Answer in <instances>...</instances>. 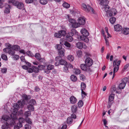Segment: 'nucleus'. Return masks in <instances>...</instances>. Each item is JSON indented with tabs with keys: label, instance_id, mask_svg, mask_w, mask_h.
<instances>
[{
	"label": "nucleus",
	"instance_id": "7ed1b4c3",
	"mask_svg": "<svg viewBox=\"0 0 129 129\" xmlns=\"http://www.w3.org/2000/svg\"><path fill=\"white\" fill-rule=\"evenodd\" d=\"M24 105V101H18L17 103L14 104V108L17 110L19 108H22Z\"/></svg>",
	"mask_w": 129,
	"mask_h": 129
},
{
	"label": "nucleus",
	"instance_id": "69168bd1",
	"mask_svg": "<svg viewBox=\"0 0 129 129\" xmlns=\"http://www.w3.org/2000/svg\"><path fill=\"white\" fill-rule=\"evenodd\" d=\"M64 42H66L64 41V39H61L60 41V44L62 45L64 44Z\"/></svg>",
	"mask_w": 129,
	"mask_h": 129
},
{
	"label": "nucleus",
	"instance_id": "9b49d317",
	"mask_svg": "<svg viewBox=\"0 0 129 129\" xmlns=\"http://www.w3.org/2000/svg\"><path fill=\"white\" fill-rule=\"evenodd\" d=\"M27 123L24 125L25 129H31V126H32V121H27Z\"/></svg>",
	"mask_w": 129,
	"mask_h": 129
},
{
	"label": "nucleus",
	"instance_id": "6e6552de",
	"mask_svg": "<svg viewBox=\"0 0 129 129\" xmlns=\"http://www.w3.org/2000/svg\"><path fill=\"white\" fill-rule=\"evenodd\" d=\"M14 4V5L16 6L19 9H22L24 7V4L22 3L16 1Z\"/></svg>",
	"mask_w": 129,
	"mask_h": 129
},
{
	"label": "nucleus",
	"instance_id": "6ab92c4d",
	"mask_svg": "<svg viewBox=\"0 0 129 129\" xmlns=\"http://www.w3.org/2000/svg\"><path fill=\"white\" fill-rule=\"evenodd\" d=\"M117 62V60L116 59L114 60V61L113 64V67H115L116 66V67H118V66L120 65V63L121 62V61L120 60L118 61Z\"/></svg>",
	"mask_w": 129,
	"mask_h": 129
},
{
	"label": "nucleus",
	"instance_id": "c03bdc74",
	"mask_svg": "<svg viewBox=\"0 0 129 129\" xmlns=\"http://www.w3.org/2000/svg\"><path fill=\"white\" fill-rule=\"evenodd\" d=\"M63 6L67 8H69L70 6V5L67 3H64L63 4Z\"/></svg>",
	"mask_w": 129,
	"mask_h": 129
},
{
	"label": "nucleus",
	"instance_id": "bf43d9fd",
	"mask_svg": "<svg viewBox=\"0 0 129 129\" xmlns=\"http://www.w3.org/2000/svg\"><path fill=\"white\" fill-rule=\"evenodd\" d=\"M81 94L82 97L83 98L87 94L83 91V90H81Z\"/></svg>",
	"mask_w": 129,
	"mask_h": 129
},
{
	"label": "nucleus",
	"instance_id": "f257e3e1",
	"mask_svg": "<svg viewBox=\"0 0 129 129\" xmlns=\"http://www.w3.org/2000/svg\"><path fill=\"white\" fill-rule=\"evenodd\" d=\"M90 55V54L86 53L85 55L87 57L85 61V63L88 67H90L91 66L93 63V61L89 57Z\"/></svg>",
	"mask_w": 129,
	"mask_h": 129
},
{
	"label": "nucleus",
	"instance_id": "cd10ccee",
	"mask_svg": "<svg viewBox=\"0 0 129 129\" xmlns=\"http://www.w3.org/2000/svg\"><path fill=\"white\" fill-rule=\"evenodd\" d=\"M22 98L24 100H27L31 98V96L30 95H27L26 94H24L22 96Z\"/></svg>",
	"mask_w": 129,
	"mask_h": 129
},
{
	"label": "nucleus",
	"instance_id": "4c0bfd02",
	"mask_svg": "<svg viewBox=\"0 0 129 129\" xmlns=\"http://www.w3.org/2000/svg\"><path fill=\"white\" fill-rule=\"evenodd\" d=\"M40 3L42 5H45L48 3V0H40Z\"/></svg>",
	"mask_w": 129,
	"mask_h": 129
},
{
	"label": "nucleus",
	"instance_id": "ea45409f",
	"mask_svg": "<svg viewBox=\"0 0 129 129\" xmlns=\"http://www.w3.org/2000/svg\"><path fill=\"white\" fill-rule=\"evenodd\" d=\"M129 79L127 77L124 78L122 80L121 82L124 83L126 84V83L129 81Z\"/></svg>",
	"mask_w": 129,
	"mask_h": 129
},
{
	"label": "nucleus",
	"instance_id": "338daca9",
	"mask_svg": "<svg viewBox=\"0 0 129 129\" xmlns=\"http://www.w3.org/2000/svg\"><path fill=\"white\" fill-rule=\"evenodd\" d=\"M67 127V126L66 124L63 125L61 127H59L58 129H66Z\"/></svg>",
	"mask_w": 129,
	"mask_h": 129
},
{
	"label": "nucleus",
	"instance_id": "774afa93",
	"mask_svg": "<svg viewBox=\"0 0 129 129\" xmlns=\"http://www.w3.org/2000/svg\"><path fill=\"white\" fill-rule=\"evenodd\" d=\"M64 70L63 71L66 72H68V68L66 65L64 66Z\"/></svg>",
	"mask_w": 129,
	"mask_h": 129
},
{
	"label": "nucleus",
	"instance_id": "58836bf2",
	"mask_svg": "<svg viewBox=\"0 0 129 129\" xmlns=\"http://www.w3.org/2000/svg\"><path fill=\"white\" fill-rule=\"evenodd\" d=\"M54 68V66L53 65L49 64L47 66V69L48 70H51Z\"/></svg>",
	"mask_w": 129,
	"mask_h": 129
},
{
	"label": "nucleus",
	"instance_id": "37998d69",
	"mask_svg": "<svg viewBox=\"0 0 129 129\" xmlns=\"http://www.w3.org/2000/svg\"><path fill=\"white\" fill-rule=\"evenodd\" d=\"M59 31L61 36H64L66 33V31L64 30H61Z\"/></svg>",
	"mask_w": 129,
	"mask_h": 129
},
{
	"label": "nucleus",
	"instance_id": "f704fd0d",
	"mask_svg": "<svg viewBox=\"0 0 129 129\" xmlns=\"http://www.w3.org/2000/svg\"><path fill=\"white\" fill-rule=\"evenodd\" d=\"M81 90H84L86 87V85L84 83L82 82L81 84Z\"/></svg>",
	"mask_w": 129,
	"mask_h": 129
},
{
	"label": "nucleus",
	"instance_id": "f03ea898",
	"mask_svg": "<svg viewBox=\"0 0 129 129\" xmlns=\"http://www.w3.org/2000/svg\"><path fill=\"white\" fill-rule=\"evenodd\" d=\"M4 123L2 126V129H10V126L12 127L14 125L15 121H10V124L7 122V121H4Z\"/></svg>",
	"mask_w": 129,
	"mask_h": 129
},
{
	"label": "nucleus",
	"instance_id": "09e8293b",
	"mask_svg": "<svg viewBox=\"0 0 129 129\" xmlns=\"http://www.w3.org/2000/svg\"><path fill=\"white\" fill-rule=\"evenodd\" d=\"M10 49L8 48H6L3 49V51L6 53H9L10 51Z\"/></svg>",
	"mask_w": 129,
	"mask_h": 129
},
{
	"label": "nucleus",
	"instance_id": "393cba45",
	"mask_svg": "<svg viewBox=\"0 0 129 129\" xmlns=\"http://www.w3.org/2000/svg\"><path fill=\"white\" fill-rule=\"evenodd\" d=\"M20 59L22 61L25 62L26 63V64L28 65V67H30V63L28 62H26V61L25 60V58L24 56H21L20 57Z\"/></svg>",
	"mask_w": 129,
	"mask_h": 129
},
{
	"label": "nucleus",
	"instance_id": "0eeeda50",
	"mask_svg": "<svg viewBox=\"0 0 129 129\" xmlns=\"http://www.w3.org/2000/svg\"><path fill=\"white\" fill-rule=\"evenodd\" d=\"M76 45L77 48L80 49L82 48L85 49L86 48V46L84 43L80 42L77 43Z\"/></svg>",
	"mask_w": 129,
	"mask_h": 129
},
{
	"label": "nucleus",
	"instance_id": "b1692460",
	"mask_svg": "<svg viewBox=\"0 0 129 129\" xmlns=\"http://www.w3.org/2000/svg\"><path fill=\"white\" fill-rule=\"evenodd\" d=\"M10 119V118L9 116L6 115H3L2 117V119L5 121H7Z\"/></svg>",
	"mask_w": 129,
	"mask_h": 129
},
{
	"label": "nucleus",
	"instance_id": "f8f14e48",
	"mask_svg": "<svg viewBox=\"0 0 129 129\" xmlns=\"http://www.w3.org/2000/svg\"><path fill=\"white\" fill-rule=\"evenodd\" d=\"M70 103L73 104L75 103L77 101L76 98L74 96H72L70 97Z\"/></svg>",
	"mask_w": 129,
	"mask_h": 129
},
{
	"label": "nucleus",
	"instance_id": "473e14b6",
	"mask_svg": "<svg viewBox=\"0 0 129 129\" xmlns=\"http://www.w3.org/2000/svg\"><path fill=\"white\" fill-rule=\"evenodd\" d=\"M109 3V2L107 0H102L100 2V4L102 5L105 6L106 4H108Z\"/></svg>",
	"mask_w": 129,
	"mask_h": 129
},
{
	"label": "nucleus",
	"instance_id": "2eb2a0df",
	"mask_svg": "<svg viewBox=\"0 0 129 129\" xmlns=\"http://www.w3.org/2000/svg\"><path fill=\"white\" fill-rule=\"evenodd\" d=\"M114 28L115 31H119L122 30V27L120 24H117L114 26Z\"/></svg>",
	"mask_w": 129,
	"mask_h": 129
},
{
	"label": "nucleus",
	"instance_id": "72a5a7b5",
	"mask_svg": "<svg viewBox=\"0 0 129 129\" xmlns=\"http://www.w3.org/2000/svg\"><path fill=\"white\" fill-rule=\"evenodd\" d=\"M72 36L71 35L67 36L66 37L67 40L69 42L72 41L73 40V38Z\"/></svg>",
	"mask_w": 129,
	"mask_h": 129
},
{
	"label": "nucleus",
	"instance_id": "a878e982",
	"mask_svg": "<svg viewBox=\"0 0 129 129\" xmlns=\"http://www.w3.org/2000/svg\"><path fill=\"white\" fill-rule=\"evenodd\" d=\"M71 80L73 82L77 81V77L74 75H72L71 76Z\"/></svg>",
	"mask_w": 129,
	"mask_h": 129
},
{
	"label": "nucleus",
	"instance_id": "20e7f679",
	"mask_svg": "<svg viewBox=\"0 0 129 129\" xmlns=\"http://www.w3.org/2000/svg\"><path fill=\"white\" fill-rule=\"evenodd\" d=\"M82 7L84 8V10L87 12H91L92 13H94V10L89 5H87V6L85 4H83L82 5Z\"/></svg>",
	"mask_w": 129,
	"mask_h": 129
},
{
	"label": "nucleus",
	"instance_id": "4be33fe9",
	"mask_svg": "<svg viewBox=\"0 0 129 129\" xmlns=\"http://www.w3.org/2000/svg\"><path fill=\"white\" fill-rule=\"evenodd\" d=\"M6 9L5 10L4 12L5 13H8L10 12L9 10L11 8V6L9 5H7L6 6Z\"/></svg>",
	"mask_w": 129,
	"mask_h": 129
},
{
	"label": "nucleus",
	"instance_id": "5fc2aeb1",
	"mask_svg": "<svg viewBox=\"0 0 129 129\" xmlns=\"http://www.w3.org/2000/svg\"><path fill=\"white\" fill-rule=\"evenodd\" d=\"M13 58L14 59L17 60L19 59V56L17 55H14L13 56Z\"/></svg>",
	"mask_w": 129,
	"mask_h": 129
},
{
	"label": "nucleus",
	"instance_id": "4d7b16f0",
	"mask_svg": "<svg viewBox=\"0 0 129 129\" xmlns=\"http://www.w3.org/2000/svg\"><path fill=\"white\" fill-rule=\"evenodd\" d=\"M26 54L28 55L31 57H33L34 56V55L32 53V52L30 51H27L26 52Z\"/></svg>",
	"mask_w": 129,
	"mask_h": 129
},
{
	"label": "nucleus",
	"instance_id": "de8ad7c7",
	"mask_svg": "<svg viewBox=\"0 0 129 129\" xmlns=\"http://www.w3.org/2000/svg\"><path fill=\"white\" fill-rule=\"evenodd\" d=\"M81 72V71L79 69H75L74 73L78 75L80 74Z\"/></svg>",
	"mask_w": 129,
	"mask_h": 129
},
{
	"label": "nucleus",
	"instance_id": "052dcab7",
	"mask_svg": "<svg viewBox=\"0 0 129 129\" xmlns=\"http://www.w3.org/2000/svg\"><path fill=\"white\" fill-rule=\"evenodd\" d=\"M114 67V68L113 69V73H115L118 71L119 69V67L115 66Z\"/></svg>",
	"mask_w": 129,
	"mask_h": 129
},
{
	"label": "nucleus",
	"instance_id": "8fccbe9b",
	"mask_svg": "<svg viewBox=\"0 0 129 129\" xmlns=\"http://www.w3.org/2000/svg\"><path fill=\"white\" fill-rule=\"evenodd\" d=\"M56 48L58 50V51H59V50H60L61 49L63 48H62V46L59 44H57Z\"/></svg>",
	"mask_w": 129,
	"mask_h": 129
},
{
	"label": "nucleus",
	"instance_id": "a211bd4d",
	"mask_svg": "<svg viewBox=\"0 0 129 129\" xmlns=\"http://www.w3.org/2000/svg\"><path fill=\"white\" fill-rule=\"evenodd\" d=\"M123 33L124 35H127L129 34V28H125L122 30Z\"/></svg>",
	"mask_w": 129,
	"mask_h": 129
},
{
	"label": "nucleus",
	"instance_id": "49530a36",
	"mask_svg": "<svg viewBox=\"0 0 129 129\" xmlns=\"http://www.w3.org/2000/svg\"><path fill=\"white\" fill-rule=\"evenodd\" d=\"M77 55L79 57H80L82 55V51L81 50H78L77 52Z\"/></svg>",
	"mask_w": 129,
	"mask_h": 129
},
{
	"label": "nucleus",
	"instance_id": "bb28decb",
	"mask_svg": "<svg viewBox=\"0 0 129 129\" xmlns=\"http://www.w3.org/2000/svg\"><path fill=\"white\" fill-rule=\"evenodd\" d=\"M77 105H74L72 106L71 108V110L73 113H75L77 110Z\"/></svg>",
	"mask_w": 129,
	"mask_h": 129
},
{
	"label": "nucleus",
	"instance_id": "3c124183",
	"mask_svg": "<svg viewBox=\"0 0 129 129\" xmlns=\"http://www.w3.org/2000/svg\"><path fill=\"white\" fill-rule=\"evenodd\" d=\"M35 56L38 60L41 58V56L38 53H36L35 55Z\"/></svg>",
	"mask_w": 129,
	"mask_h": 129
},
{
	"label": "nucleus",
	"instance_id": "c85d7f7f",
	"mask_svg": "<svg viewBox=\"0 0 129 129\" xmlns=\"http://www.w3.org/2000/svg\"><path fill=\"white\" fill-rule=\"evenodd\" d=\"M12 49H13L15 51H18L20 49V48L19 46L15 45L12 46Z\"/></svg>",
	"mask_w": 129,
	"mask_h": 129
},
{
	"label": "nucleus",
	"instance_id": "680f3d73",
	"mask_svg": "<svg viewBox=\"0 0 129 129\" xmlns=\"http://www.w3.org/2000/svg\"><path fill=\"white\" fill-rule=\"evenodd\" d=\"M36 0H25V2L28 4H30L32 3L35 1Z\"/></svg>",
	"mask_w": 129,
	"mask_h": 129
},
{
	"label": "nucleus",
	"instance_id": "13d9d810",
	"mask_svg": "<svg viewBox=\"0 0 129 129\" xmlns=\"http://www.w3.org/2000/svg\"><path fill=\"white\" fill-rule=\"evenodd\" d=\"M64 45H65V46L68 48L70 47L71 46V44L67 42H64Z\"/></svg>",
	"mask_w": 129,
	"mask_h": 129
},
{
	"label": "nucleus",
	"instance_id": "ddd939ff",
	"mask_svg": "<svg viewBox=\"0 0 129 129\" xmlns=\"http://www.w3.org/2000/svg\"><path fill=\"white\" fill-rule=\"evenodd\" d=\"M80 32L83 35L86 36H88L89 35V33L87 30L85 28H83L81 29Z\"/></svg>",
	"mask_w": 129,
	"mask_h": 129
},
{
	"label": "nucleus",
	"instance_id": "1a4fd4ad",
	"mask_svg": "<svg viewBox=\"0 0 129 129\" xmlns=\"http://www.w3.org/2000/svg\"><path fill=\"white\" fill-rule=\"evenodd\" d=\"M78 22L79 26V25H84L85 24V21L84 17H80L79 18L78 20Z\"/></svg>",
	"mask_w": 129,
	"mask_h": 129
},
{
	"label": "nucleus",
	"instance_id": "39448f33",
	"mask_svg": "<svg viewBox=\"0 0 129 129\" xmlns=\"http://www.w3.org/2000/svg\"><path fill=\"white\" fill-rule=\"evenodd\" d=\"M80 68L83 70L86 71L89 73L92 72V70L91 69L90 67H88L86 64H82L80 65Z\"/></svg>",
	"mask_w": 129,
	"mask_h": 129
},
{
	"label": "nucleus",
	"instance_id": "0e129e2a",
	"mask_svg": "<svg viewBox=\"0 0 129 129\" xmlns=\"http://www.w3.org/2000/svg\"><path fill=\"white\" fill-rule=\"evenodd\" d=\"M36 102L34 100L32 99L30 101V103L32 104V105H34L36 104Z\"/></svg>",
	"mask_w": 129,
	"mask_h": 129
},
{
	"label": "nucleus",
	"instance_id": "a18cd8bd",
	"mask_svg": "<svg viewBox=\"0 0 129 129\" xmlns=\"http://www.w3.org/2000/svg\"><path fill=\"white\" fill-rule=\"evenodd\" d=\"M80 79L83 81H84L85 79V76L82 74H80Z\"/></svg>",
	"mask_w": 129,
	"mask_h": 129
},
{
	"label": "nucleus",
	"instance_id": "e433bc0d",
	"mask_svg": "<svg viewBox=\"0 0 129 129\" xmlns=\"http://www.w3.org/2000/svg\"><path fill=\"white\" fill-rule=\"evenodd\" d=\"M116 18L114 17H112L109 19V21L111 23L113 24L116 21Z\"/></svg>",
	"mask_w": 129,
	"mask_h": 129
},
{
	"label": "nucleus",
	"instance_id": "9d476101",
	"mask_svg": "<svg viewBox=\"0 0 129 129\" xmlns=\"http://www.w3.org/2000/svg\"><path fill=\"white\" fill-rule=\"evenodd\" d=\"M24 115L26 117L25 121H30V119L28 118V116L31 115L30 111H27L25 112Z\"/></svg>",
	"mask_w": 129,
	"mask_h": 129
},
{
	"label": "nucleus",
	"instance_id": "864d4df0",
	"mask_svg": "<svg viewBox=\"0 0 129 129\" xmlns=\"http://www.w3.org/2000/svg\"><path fill=\"white\" fill-rule=\"evenodd\" d=\"M109 7L106 4L105 5V11L106 12H108L109 11Z\"/></svg>",
	"mask_w": 129,
	"mask_h": 129
},
{
	"label": "nucleus",
	"instance_id": "a19ab883",
	"mask_svg": "<svg viewBox=\"0 0 129 129\" xmlns=\"http://www.w3.org/2000/svg\"><path fill=\"white\" fill-rule=\"evenodd\" d=\"M54 36L58 38H60L61 37V35L59 31L58 33H55L54 35Z\"/></svg>",
	"mask_w": 129,
	"mask_h": 129
},
{
	"label": "nucleus",
	"instance_id": "2f4dec72",
	"mask_svg": "<svg viewBox=\"0 0 129 129\" xmlns=\"http://www.w3.org/2000/svg\"><path fill=\"white\" fill-rule=\"evenodd\" d=\"M32 68L33 72L37 73L39 71V69L36 66H34Z\"/></svg>",
	"mask_w": 129,
	"mask_h": 129
},
{
	"label": "nucleus",
	"instance_id": "f3484780",
	"mask_svg": "<svg viewBox=\"0 0 129 129\" xmlns=\"http://www.w3.org/2000/svg\"><path fill=\"white\" fill-rule=\"evenodd\" d=\"M76 118V115L73 114L71 115V117H69L68 118L67 121H72L73 120L72 118L75 119Z\"/></svg>",
	"mask_w": 129,
	"mask_h": 129
},
{
	"label": "nucleus",
	"instance_id": "79ce46f5",
	"mask_svg": "<svg viewBox=\"0 0 129 129\" xmlns=\"http://www.w3.org/2000/svg\"><path fill=\"white\" fill-rule=\"evenodd\" d=\"M10 116L11 118L13 120H16L17 118L16 114L12 113L11 114Z\"/></svg>",
	"mask_w": 129,
	"mask_h": 129
},
{
	"label": "nucleus",
	"instance_id": "7c9ffc66",
	"mask_svg": "<svg viewBox=\"0 0 129 129\" xmlns=\"http://www.w3.org/2000/svg\"><path fill=\"white\" fill-rule=\"evenodd\" d=\"M114 94H111L109 96V102H111L114 99Z\"/></svg>",
	"mask_w": 129,
	"mask_h": 129
},
{
	"label": "nucleus",
	"instance_id": "603ef678",
	"mask_svg": "<svg viewBox=\"0 0 129 129\" xmlns=\"http://www.w3.org/2000/svg\"><path fill=\"white\" fill-rule=\"evenodd\" d=\"M78 105L79 107H81L83 105V102L82 101L80 100L78 103Z\"/></svg>",
	"mask_w": 129,
	"mask_h": 129
},
{
	"label": "nucleus",
	"instance_id": "e2e57ef3",
	"mask_svg": "<svg viewBox=\"0 0 129 129\" xmlns=\"http://www.w3.org/2000/svg\"><path fill=\"white\" fill-rule=\"evenodd\" d=\"M38 67L40 70H41L45 68V66L43 65H40L38 66Z\"/></svg>",
	"mask_w": 129,
	"mask_h": 129
},
{
	"label": "nucleus",
	"instance_id": "423d86ee",
	"mask_svg": "<svg viewBox=\"0 0 129 129\" xmlns=\"http://www.w3.org/2000/svg\"><path fill=\"white\" fill-rule=\"evenodd\" d=\"M69 22L72 24V27L74 28H76L79 26V24L76 22L74 19L71 18L69 19Z\"/></svg>",
	"mask_w": 129,
	"mask_h": 129
},
{
	"label": "nucleus",
	"instance_id": "dca6fc26",
	"mask_svg": "<svg viewBox=\"0 0 129 129\" xmlns=\"http://www.w3.org/2000/svg\"><path fill=\"white\" fill-rule=\"evenodd\" d=\"M69 35L73 36L74 35H78V33L75 29H73L71 30V32L69 33Z\"/></svg>",
	"mask_w": 129,
	"mask_h": 129
},
{
	"label": "nucleus",
	"instance_id": "4468645a",
	"mask_svg": "<svg viewBox=\"0 0 129 129\" xmlns=\"http://www.w3.org/2000/svg\"><path fill=\"white\" fill-rule=\"evenodd\" d=\"M87 36H85L84 35H82L80 36V39L82 41L86 42H88L89 41V40Z\"/></svg>",
	"mask_w": 129,
	"mask_h": 129
},
{
	"label": "nucleus",
	"instance_id": "aec40b11",
	"mask_svg": "<svg viewBox=\"0 0 129 129\" xmlns=\"http://www.w3.org/2000/svg\"><path fill=\"white\" fill-rule=\"evenodd\" d=\"M126 84L124 83L121 82L118 85V87L120 89H123L125 86Z\"/></svg>",
	"mask_w": 129,
	"mask_h": 129
},
{
	"label": "nucleus",
	"instance_id": "c756f323",
	"mask_svg": "<svg viewBox=\"0 0 129 129\" xmlns=\"http://www.w3.org/2000/svg\"><path fill=\"white\" fill-rule=\"evenodd\" d=\"M27 108L29 110H31L33 111L34 110V109L33 105H31V104H29L27 106Z\"/></svg>",
	"mask_w": 129,
	"mask_h": 129
},
{
	"label": "nucleus",
	"instance_id": "6e6d98bb",
	"mask_svg": "<svg viewBox=\"0 0 129 129\" xmlns=\"http://www.w3.org/2000/svg\"><path fill=\"white\" fill-rule=\"evenodd\" d=\"M1 58L2 59L4 60H7V56L4 54H2L1 56Z\"/></svg>",
	"mask_w": 129,
	"mask_h": 129
},
{
	"label": "nucleus",
	"instance_id": "c9c22d12",
	"mask_svg": "<svg viewBox=\"0 0 129 129\" xmlns=\"http://www.w3.org/2000/svg\"><path fill=\"white\" fill-rule=\"evenodd\" d=\"M68 59L70 61H73L74 59L73 56L72 55H69L67 57Z\"/></svg>",
	"mask_w": 129,
	"mask_h": 129
},
{
	"label": "nucleus",
	"instance_id": "412c9836",
	"mask_svg": "<svg viewBox=\"0 0 129 129\" xmlns=\"http://www.w3.org/2000/svg\"><path fill=\"white\" fill-rule=\"evenodd\" d=\"M58 53L60 56H63L64 55L65 50L64 49H61L58 51Z\"/></svg>",
	"mask_w": 129,
	"mask_h": 129
},
{
	"label": "nucleus",
	"instance_id": "5701e85b",
	"mask_svg": "<svg viewBox=\"0 0 129 129\" xmlns=\"http://www.w3.org/2000/svg\"><path fill=\"white\" fill-rule=\"evenodd\" d=\"M67 62L65 60L63 59L59 60V63L60 65L66 66L67 64Z\"/></svg>",
	"mask_w": 129,
	"mask_h": 129
}]
</instances>
